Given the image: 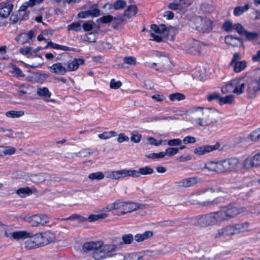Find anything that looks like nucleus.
I'll list each match as a JSON object with an SVG mask.
<instances>
[{"label":"nucleus","instance_id":"obj_29","mask_svg":"<svg viewBox=\"0 0 260 260\" xmlns=\"http://www.w3.org/2000/svg\"><path fill=\"white\" fill-rule=\"evenodd\" d=\"M242 166L245 170L256 167L254 156L246 157L242 162Z\"/></svg>","mask_w":260,"mask_h":260},{"label":"nucleus","instance_id":"obj_32","mask_svg":"<svg viewBox=\"0 0 260 260\" xmlns=\"http://www.w3.org/2000/svg\"><path fill=\"white\" fill-rule=\"evenodd\" d=\"M108 216V214L106 213H102L99 214H91L87 218H82V221H88L93 222L99 220L104 219Z\"/></svg>","mask_w":260,"mask_h":260},{"label":"nucleus","instance_id":"obj_46","mask_svg":"<svg viewBox=\"0 0 260 260\" xmlns=\"http://www.w3.org/2000/svg\"><path fill=\"white\" fill-rule=\"evenodd\" d=\"M242 36H244L248 41H254L257 40L258 34L256 32L248 31L245 30Z\"/></svg>","mask_w":260,"mask_h":260},{"label":"nucleus","instance_id":"obj_33","mask_svg":"<svg viewBox=\"0 0 260 260\" xmlns=\"http://www.w3.org/2000/svg\"><path fill=\"white\" fill-rule=\"evenodd\" d=\"M196 258L197 260H210L211 255L209 252L204 249H199L197 251Z\"/></svg>","mask_w":260,"mask_h":260},{"label":"nucleus","instance_id":"obj_19","mask_svg":"<svg viewBox=\"0 0 260 260\" xmlns=\"http://www.w3.org/2000/svg\"><path fill=\"white\" fill-rule=\"evenodd\" d=\"M220 144L216 143L214 145H206L196 148L194 150V153L199 155H204L206 153L210 152L219 148Z\"/></svg>","mask_w":260,"mask_h":260},{"label":"nucleus","instance_id":"obj_40","mask_svg":"<svg viewBox=\"0 0 260 260\" xmlns=\"http://www.w3.org/2000/svg\"><path fill=\"white\" fill-rule=\"evenodd\" d=\"M64 63L65 66H66L67 72L73 71L77 70L79 65L77 60L76 59L71 60Z\"/></svg>","mask_w":260,"mask_h":260},{"label":"nucleus","instance_id":"obj_41","mask_svg":"<svg viewBox=\"0 0 260 260\" xmlns=\"http://www.w3.org/2000/svg\"><path fill=\"white\" fill-rule=\"evenodd\" d=\"M24 115V112L22 110L15 111L11 110L5 113L6 117L10 118H17L23 116Z\"/></svg>","mask_w":260,"mask_h":260},{"label":"nucleus","instance_id":"obj_27","mask_svg":"<svg viewBox=\"0 0 260 260\" xmlns=\"http://www.w3.org/2000/svg\"><path fill=\"white\" fill-rule=\"evenodd\" d=\"M235 234L247 232L250 227L249 223L245 222L233 224Z\"/></svg>","mask_w":260,"mask_h":260},{"label":"nucleus","instance_id":"obj_38","mask_svg":"<svg viewBox=\"0 0 260 260\" xmlns=\"http://www.w3.org/2000/svg\"><path fill=\"white\" fill-rule=\"evenodd\" d=\"M235 102V96L233 94H230L228 95H226L225 96H220L219 99V104L220 106H222L223 105L228 104L231 105L233 104Z\"/></svg>","mask_w":260,"mask_h":260},{"label":"nucleus","instance_id":"obj_60","mask_svg":"<svg viewBox=\"0 0 260 260\" xmlns=\"http://www.w3.org/2000/svg\"><path fill=\"white\" fill-rule=\"evenodd\" d=\"M12 68L13 70L12 73L15 74L17 77L22 78L25 77V75L23 73L22 71L15 65H13Z\"/></svg>","mask_w":260,"mask_h":260},{"label":"nucleus","instance_id":"obj_61","mask_svg":"<svg viewBox=\"0 0 260 260\" xmlns=\"http://www.w3.org/2000/svg\"><path fill=\"white\" fill-rule=\"evenodd\" d=\"M249 136L252 141L260 140V131H252Z\"/></svg>","mask_w":260,"mask_h":260},{"label":"nucleus","instance_id":"obj_17","mask_svg":"<svg viewBox=\"0 0 260 260\" xmlns=\"http://www.w3.org/2000/svg\"><path fill=\"white\" fill-rule=\"evenodd\" d=\"M260 90V77L258 81H252L247 85V92L249 98L255 96V93Z\"/></svg>","mask_w":260,"mask_h":260},{"label":"nucleus","instance_id":"obj_37","mask_svg":"<svg viewBox=\"0 0 260 260\" xmlns=\"http://www.w3.org/2000/svg\"><path fill=\"white\" fill-rule=\"evenodd\" d=\"M132 171H134L137 174H136L137 176H132V177H139L140 176V175H150L153 173V170L149 167H145L143 168H141L139 169V171H136V170H132Z\"/></svg>","mask_w":260,"mask_h":260},{"label":"nucleus","instance_id":"obj_49","mask_svg":"<svg viewBox=\"0 0 260 260\" xmlns=\"http://www.w3.org/2000/svg\"><path fill=\"white\" fill-rule=\"evenodd\" d=\"M116 134L114 131H105L102 134H99V137L101 139L106 140L115 136Z\"/></svg>","mask_w":260,"mask_h":260},{"label":"nucleus","instance_id":"obj_10","mask_svg":"<svg viewBox=\"0 0 260 260\" xmlns=\"http://www.w3.org/2000/svg\"><path fill=\"white\" fill-rule=\"evenodd\" d=\"M241 55L239 52L234 54L230 65L233 67V70L236 73H240L245 69L247 62L245 60L240 61Z\"/></svg>","mask_w":260,"mask_h":260},{"label":"nucleus","instance_id":"obj_9","mask_svg":"<svg viewBox=\"0 0 260 260\" xmlns=\"http://www.w3.org/2000/svg\"><path fill=\"white\" fill-rule=\"evenodd\" d=\"M204 47V46L200 42L190 40L186 43L184 49L189 53L196 55L201 54Z\"/></svg>","mask_w":260,"mask_h":260},{"label":"nucleus","instance_id":"obj_2","mask_svg":"<svg viewBox=\"0 0 260 260\" xmlns=\"http://www.w3.org/2000/svg\"><path fill=\"white\" fill-rule=\"evenodd\" d=\"M201 111L203 117L199 118L197 123L200 126H205L213 124L217 121L219 117V112L214 108H204L202 107H194L188 111L190 114Z\"/></svg>","mask_w":260,"mask_h":260},{"label":"nucleus","instance_id":"obj_51","mask_svg":"<svg viewBox=\"0 0 260 260\" xmlns=\"http://www.w3.org/2000/svg\"><path fill=\"white\" fill-rule=\"evenodd\" d=\"M50 47L53 49H60L63 50H69V47L64 46H61L60 45L52 43V42H48L45 48Z\"/></svg>","mask_w":260,"mask_h":260},{"label":"nucleus","instance_id":"obj_20","mask_svg":"<svg viewBox=\"0 0 260 260\" xmlns=\"http://www.w3.org/2000/svg\"><path fill=\"white\" fill-rule=\"evenodd\" d=\"M205 168L209 171L216 173L223 172L222 160L219 161H210L205 165Z\"/></svg>","mask_w":260,"mask_h":260},{"label":"nucleus","instance_id":"obj_11","mask_svg":"<svg viewBox=\"0 0 260 260\" xmlns=\"http://www.w3.org/2000/svg\"><path fill=\"white\" fill-rule=\"evenodd\" d=\"M153 251L148 250L144 252H133L124 254V260H151Z\"/></svg>","mask_w":260,"mask_h":260},{"label":"nucleus","instance_id":"obj_58","mask_svg":"<svg viewBox=\"0 0 260 260\" xmlns=\"http://www.w3.org/2000/svg\"><path fill=\"white\" fill-rule=\"evenodd\" d=\"M88 178L90 180H101L104 178V175L102 172H96L94 173H92L89 175Z\"/></svg>","mask_w":260,"mask_h":260},{"label":"nucleus","instance_id":"obj_15","mask_svg":"<svg viewBox=\"0 0 260 260\" xmlns=\"http://www.w3.org/2000/svg\"><path fill=\"white\" fill-rule=\"evenodd\" d=\"M234 90L233 93L240 95L244 93L246 85V81L244 78L233 79Z\"/></svg>","mask_w":260,"mask_h":260},{"label":"nucleus","instance_id":"obj_23","mask_svg":"<svg viewBox=\"0 0 260 260\" xmlns=\"http://www.w3.org/2000/svg\"><path fill=\"white\" fill-rule=\"evenodd\" d=\"M199 182L197 177H192L185 178L179 182V186L183 187H190L194 186Z\"/></svg>","mask_w":260,"mask_h":260},{"label":"nucleus","instance_id":"obj_43","mask_svg":"<svg viewBox=\"0 0 260 260\" xmlns=\"http://www.w3.org/2000/svg\"><path fill=\"white\" fill-rule=\"evenodd\" d=\"M134 239L133 235L131 234H124L122 236V241L120 242V245L131 244L133 242Z\"/></svg>","mask_w":260,"mask_h":260},{"label":"nucleus","instance_id":"obj_47","mask_svg":"<svg viewBox=\"0 0 260 260\" xmlns=\"http://www.w3.org/2000/svg\"><path fill=\"white\" fill-rule=\"evenodd\" d=\"M0 229L4 231L5 236L7 238L10 239H12L14 232L11 231V228L10 226L6 225L1 222V225H0Z\"/></svg>","mask_w":260,"mask_h":260},{"label":"nucleus","instance_id":"obj_56","mask_svg":"<svg viewBox=\"0 0 260 260\" xmlns=\"http://www.w3.org/2000/svg\"><path fill=\"white\" fill-rule=\"evenodd\" d=\"M9 134H8V136L10 138L21 139L23 137V133L21 132L9 131Z\"/></svg>","mask_w":260,"mask_h":260},{"label":"nucleus","instance_id":"obj_39","mask_svg":"<svg viewBox=\"0 0 260 260\" xmlns=\"http://www.w3.org/2000/svg\"><path fill=\"white\" fill-rule=\"evenodd\" d=\"M233 90H234L233 80L226 83L221 89V91L223 94H227L231 92L233 93Z\"/></svg>","mask_w":260,"mask_h":260},{"label":"nucleus","instance_id":"obj_48","mask_svg":"<svg viewBox=\"0 0 260 260\" xmlns=\"http://www.w3.org/2000/svg\"><path fill=\"white\" fill-rule=\"evenodd\" d=\"M151 28L154 32L159 35L164 34L166 30V26L164 24H161L159 26L156 24H152L151 26Z\"/></svg>","mask_w":260,"mask_h":260},{"label":"nucleus","instance_id":"obj_62","mask_svg":"<svg viewBox=\"0 0 260 260\" xmlns=\"http://www.w3.org/2000/svg\"><path fill=\"white\" fill-rule=\"evenodd\" d=\"M233 30H235L240 35L243 36L245 29L241 24L237 23L234 24Z\"/></svg>","mask_w":260,"mask_h":260},{"label":"nucleus","instance_id":"obj_6","mask_svg":"<svg viewBox=\"0 0 260 260\" xmlns=\"http://www.w3.org/2000/svg\"><path fill=\"white\" fill-rule=\"evenodd\" d=\"M221 208L226 221L236 217L239 214L246 211L244 208L238 207L232 204H230L228 206L222 207Z\"/></svg>","mask_w":260,"mask_h":260},{"label":"nucleus","instance_id":"obj_42","mask_svg":"<svg viewBox=\"0 0 260 260\" xmlns=\"http://www.w3.org/2000/svg\"><path fill=\"white\" fill-rule=\"evenodd\" d=\"M189 202L193 205H200L201 206V193L191 194L188 198Z\"/></svg>","mask_w":260,"mask_h":260},{"label":"nucleus","instance_id":"obj_59","mask_svg":"<svg viewBox=\"0 0 260 260\" xmlns=\"http://www.w3.org/2000/svg\"><path fill=\"white\" fill-rule=\"evenodd\" d=\"M84 40L89 42H94L96 40L95 35L92 32L86 33L84 36Z\"/></svg>","mask_w":260,"mask_h":260},{"label":"nucleus","instance_id":"obj_53","mask_svg":"<svg viewBox=\"0 0 260 260\" xmlns=\"http://www.w3.org/2000/svg\"><path fill=\"white\" fill-rule=\"evenodd\" d=\"M169 99L172 101L176 100L181 101L185 99V95L180 93H175L170 94L169 95Z\"/></svg>","mask_w":260,"mask_h":260},{"label":"nucleus","instance_id":"obj_12","mask_svg":"<svg viewBox=\"0 0 260 260\" xmlns=\"http://www.w3.org/2000/svg\"><path fill=\"white\" fill-rule=\"evenodd\" d=\"M223 172H233L237 170L239 164V159L231 157L222 160Z\"/></svg>","mask_w":260,"mask_h":260},{"label":"nucleus","instance_id":"obj_25","mask_svg":"<svg viewBox=\"0 0 260 260\" xmlns=\"http://www.w3.org/2000/svg\"><path fill=\"white\" fill-rule=\"evenodd\" d=\"M32 236V233L26 231H18L14 232L12 239L15 240H24Z\"/></svg>","mask_w":260,"mask_h":260},{"label":"nucleus","instance_id":"obj_52","mask_svg":"<svg viewBox=\"0 0 260 260\" xmlns=\"http://www.w3.org/2000/svg\"><path fill=\"white\" fill-rule=\"evenodd\" d=\"M123 63L129 66H135L136 64V58L134 56H125L123 58Z\"/></svg>","mask_w":260,"mask_h":260},{"label":"nucleus","instance_id":"obj_26","mask_svg":"<svg viewBox=\"0 0 260 260\" xmlns=\"http://www.w3.org/2000/svg\"><path fill=\"white\" fill-rule=\"evenodd\" d=\"M43 58L39 56H35L28 63H24V66L26 67H30L31 68H37L41 67L43 63Z\"/></svg>","mask_w":260,"mask_h":260},{"label":"nucleus","instance_id":"obj_54","mask_svg":"<svg viewBox=\"0 0 260 260\" xmlns=\"http://www.w3.org/2000/svg\"><path fill=\"white\" fill-rule=\"evenodd\" d=\"M15 40L20 44H24L29 42L26 33H23L20 35L15 38Z\"/></svg>","mask_w":260,"mask_h":260},{"label":"nucleus","instance_id":"obj_57","mask_svg":"<svg viewBox=\"0 0 260 260\" xmlns=\"http://www.w3.org/2000/svg\"><path fill=\"white\" fill-rule=\"evenodd\" d=\"M118 19L116 17H113L112 15H108L101 17L99 20L103 23H108L112 20Z\"/></svg>","mask_w":260,"mask_h":260},{"label":"nucleus","instance_id":"obj_3","mask_svg":"<svg viewBox=\"0 0 260 260\" xmlns=\"http://www.w3.org/2000/svg\"><path fill=\"white\" fill-rule=\"evenodd\" d=\"M226 221L223 211L220 209L216 212L201 215L198 218V224L202 228L220 224Z\"/></svg>","mask_w":260,"mask_h":260},{"label":"nucleus","instance_id":"obj_35","mask_svg":"<svg viewBox=\"0 0 260 260\" xmlns=\"http://www.w3.org/2000/svg\"><path fill=\"white\" fill-rule=\"evenodd\" d=\"M13 5L9 3L0 9V15L8 18L13 9Z\"/></svg>","mask_w":260,"mask_h":260},{"label":"nucleus","instance_id":"obj_21","mask_svg":"<svg viewBox=\"0 0 260 260\" xmlns=\"http://www.w3.org/2000/svg\"><path fill=\"white\" fill-rule=\"evenodd\" d=\"M100 240L85 242L82 245V250L85 252L94 250L99 251Z\"/></svg>","mask_w":260,"mask_h":260},{"label":"nucleus","instance_id":"obj_16","mask_svg":"<svg viewBox=\"0 0 260 260\" xmlns=\"http://www.w3.org/2000/svg\"><path fill=\"white\" fill-rule=\"evenodd\" d=\"M137 174L132 170H122L112 172L109 177L113 179H119L127 176H137Z\"/></svg>","mask_w":260,"mask_h":260},{"label":"nucleus","instance_id":"obj_63","mask_svg":"<svg viewBox=\"0 0 260 260\" xmlns=\"http://www.w3.org/2000/svg\"><path fill=\"white\" fill-rule=\"evenodd\" d=\"M68 30H74L76 31L81 30V25L79 22H74L68 26Z\"/></svg>","mask_w":260,"mask_h":260},{"label":"nucleus","instance_id":"obj_28","mask_svg":"<svg viewBox=\"0 0 260 260\" xmlns=\"http://www.w3.org/2000/svg\"><path fill=\"white\" fill-rule=\"evenodd\" d=\"M224 41L226 44L230 45L234 47L240 46L242 44V42L240 39L234 37L232 36L225 37Z\"/></svg>","mask_w":260,"mask_h":260},{"label":"nucleus","instance_id":"obj_34","mask_svg":"<svg viewBox=\"0 0 260 260\" xmlns=\"http://www.w3.org/2000/svg\"><path fill=\"white\" fill-rule=\"evenodd\" d=\"M186 3L184 0H175L169 5L168 8L172 10H176L183 9Z\"/></svg>","mask_w":260,"mask_h":260},{"label":"nucleus","instance_id":"obj_22","mask_svg":"<svg viewBox=\"0 0 260 260\" xmlns=\"http://www.w3.org/2000/svg\"><path fill=\"white\" fill-rule=\"evenodd\" d=\"M50 69L52 72L57 75H63L68 72L64 62L63 63L61 62L54 63L50 67Z\"/></svg>","mask_w":260,"mask_h":260},{"label":"nucleus","instance_id":"obj_30","mask_svg":"<svg viewBox=\"0 0 260 260\" xmlns=\"http://www.w3.org/2000/svg\"><path fill=\"white\" fill-rule=\"evenodd\" d=\"M37 191V190L35 187L29 188L28 187H25L17 189L16 190V193L21 198H24L26 196L31 194L32 193Z\"/></svg>","mask_w":260,"mask_h":260},{"label":"nucleus","instance_id":"obj_44","mask_svg":"<svg viewBox=\"0 0 260 260\" xmlns=\"http://www.w3.org/2000/svg\"><path fill=\"white\" fill-rule=\"evenodd\" d=\"M249 4H246L243 6L237 7L235 8L233 13L235 16H239L249 9Z\"/></svg>","mask_w":260,"mask_h":260},{"label":"nucleus","instance_id":"obj_24","mask_svg":"<svg viewBox=\"0 0 260 260\" xmlns=\"http://www.w3.org/2000/svg\"><path fill=\"white\" fill-rule=\"evenodd\" d=\"M153 235L154 233L152 231H146L143 233L137 234L134 238L137 242L140 243L150 239Z\"/></svg>","mask_w":260,"mask_h":260},{"label":"nucleus","instance_id":"obj_7","mask_svg":"<svg viewBox=\"0 0 260 260\" xmlns=\"http://www.w3.org/2000/svg\"><path fill=\"white\" fill-rule=\"evenodd\" d=\"M196 28L203 32H208L212 29V22L208 18L197 17L194 19Z\"/></svg>","mask_w":260,"mask_h":260},{"label":"nucleus","instance_id":"obj_1","mask_svg":"<svg viewBox=\"0 0 260 260\" xmlns=\"http://www.w3.org/2000/svg\"><path fill=\"white\" fill-rule=\"evenodd\" d=\"M145 206V205L141 204L117 200L112 203L107 205L105 208V210L109 212L117 210L118 212L116 213V215L120 216L139 209H142Z\"/></svg>","mask_w":260,"mask_h":260},{"label":"nucleus","instance_id":"obj_4","mask_svg":"<svg viewBox=\"0 0 260 260\" xmlns=\"http://www.w3.org/2000/svg\"><path fill=\"white\" fill-rule=\"evenodd\" d=\"M117 249V245L113 243L105 244L103 240H100L99 251L93 252L92 257L94 260H103L114 254Z\"/></svg>","mask_w":260,"mask_h":260},{"label":"nucleus","instance_id":"obj_64","mask_svg":"<svg viewBox=\"0 0 260 260\" xmlns=\"http://www.w3.org/2000/svg\"><path fill=\"white\" fill-rule=\"evenodd\" d=\"M109 257L110 258L108 260H124V254L121 252L115 253L111 255Z\"/></svg>","mask_w":260,"mask_h":260},{"label":"nucleus","instance_id":"obj_8","mask_svg":"<svg viewBox=\"0 0 260 260\" xmlns=\"http://www.w3.org/2000/svg\"><path fill=\"white\" fill-rule=\"evenodd\" d=\"M24 220L28 222L32 226L44 225L49 222V218L45 214H36L25 216Z\"/></svg>","mask_w":260,"mask_h":260},{"label":"nucleus","instance_id":"obj_36","mask_svg":"<svg viewBox=\"0 0 260 260\" xmlns=\"http://www.w3.org/2000/svg\"><path fill=\"white\" fill-rule=\"evenodd\" d=\"M16 149L11 146H0V156L4 155H11L15 153Z\"/></svg>","mask_w":260,"mask_h":260},{"label":"nucleus","instance_id":"obj_18","mask_svg":"<svg viewBox=\"0 0 260 260\" xmlns=\"http://www.w3.org/2000/svg\"><path fill=\"white\" fill-rule=\"evenodd\" d=\"M28 240L25 242V247L27 249H31L41 247V243L39 240L37 234L34 235L32 233V236L28 238Z\"/></svg>","mask_w":260,"mask_h":260},{"label":"nucleus","instance_id":"obj_50","mask_svg":"<svg viewBox=\"0 0 260 260\" xmlns=\"http://www.w3.org/2000/svg\"><path fill=\"white\" fill-rule=\"evenodd\" d=\"M126 5V3L123 0H117L112 5H110V8L112 7L115 10H119L123 8Z\"/></svg>","mask_w":260,"mask_h":260},{"label":"nucleus","instance_id":"obj_45","mask_svg":"<svg viewBox=\"0 0 260 260\" xmlns=\"http://www.w3.org/2000/svg\"><path fill=\"white\" fill-rule=\"evenodd\" d=\"M137 8L135 5L129 6L124 11V16L127 18H131L135 16L137 13Z\"/></svg>","mask_w":260,"mask_h":260},{"label":"nucleus","instance_id":"obj_55","mask_svg":"<svg viewBox=\"0 0 260 260\" xmlns=\"http://www.w3.org/2000/svg\"><path fill=\"white\" fill-rule=\"evenodd\" d=\"M228 236L226 233L224 226L222 227L217 230L216 233L215 234L214 238L216 239L219 238L221 237Z\"/></svg>","mask_w":260,"mask_h":260},{"label":"nucleus","instance_id":"obj_31","mask_svg":"<svg viewBox=\"0 0 260 260\" xmlns=\"http://www.w3.org/2000/svg\"><path fill=\"white\" fill-rule=\"evenodd\" d=\"M37 94L43 98L46 101H49V99L51 96V92L49 90L48 88L44 87H38L37 89Z\"/></svg>","mask_w":260,"mask_h":260},{"label":"nucleus","instance_id":"obj_13","mask_svg":"<svg viewBox=\"0 0 260 260\" xmlns=\"http://www.w3.org/2000/svg\"><path fill=\"white\" fill-rule=\"evenodd\" d=\"M90 9L84 11H82V18H86L88 17H96L100 16V11L99 9L96 8V5L92 4L91 2H88L87 4L84 6L83 9Z\"/></svg>","mask_w":260,"mask_h":260},{"label":"nucleus","instance_id":"obj_5","mask_svg":"<svg viewBox=\"0 0 260 260\" xmlns=\"http://www.w3.org/2000/svg\"><path fill=\"white\" fill-rule=\"evenodd\" d=\"M221 194V191L218 190H214L212 188L208 189L201 193L202 202L203 207H210L216 203V201Z\"/></svg>","mask_w":260,"mask_h":260},{"label":"nucleus","instance_id":"obj_14","mask_svg":"<svg viewBox=\"0 0 260 260\" xmlns=\"http://www.w3.org/2000/svg\"><path fill=\"white\" fill-rule=\"evenodd\" d=\"M42 246L48 245L54 242L56 239V236L54 233L48 231L37 234Z\"/></svg>","mask_w":260,"mask_h":260}]
</instances>
